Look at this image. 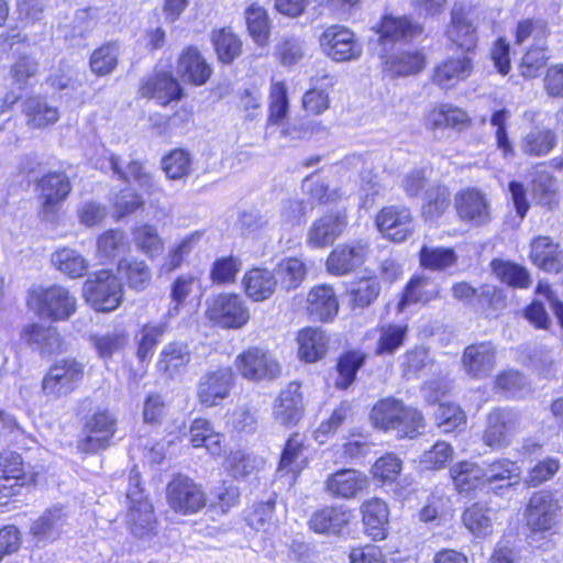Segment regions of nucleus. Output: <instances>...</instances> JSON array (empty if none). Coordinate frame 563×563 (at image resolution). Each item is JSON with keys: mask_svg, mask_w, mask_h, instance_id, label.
Listing matches in <instances>:
<instances>
[{"mask_svg": "<svg viewBox=\"0 0 563 563\" xmlns=\"http://www.w3.org/2000/svg\"><path fill=\"white\" fill-rule=\"evenodd\" d=\"M373 424L384 431H395L399 438H413L423 428V417L402 400L385 398L371 411Z\"/></svg>", "mask_w": 563, "mask_h": 563, "instance_id": "obj_1", "label": "nucleus"}, {"mask_svg": "<svg viewBox=\"0 0 563 563\" xmlns=\"http://www.w3.org/2000/svg\"><path fill=\"white\" fill-rule=\"evenodd\" d=\"M27 305L40 317L53 321L69 319L76 311V298L59 285L37 287L30 291Z\"/></svg>", "mask_w": 563, "mask_h": 563, "instance_id": "obj_2", "label": "nucleus"}, {"mask_svg": "<svg viewBox=\"0 0 563 563\" xmlns=\"http://www.w3.org/2000/svg\"><path fill=\"white\" fill-rule=\"evenodd\" d=\"M84 297L97 311L109 312L117 309L123 298L120 279L111 272L101 269L84 284Z\"/></svg>", "mask_w": 563, "mask_h": 563, "instance_id": "obj_3", "label": "nucleus"}, {"mask_svg": "<svg viewBox=\"0 0 563 563\" xmlns=\"http://www.w3.org/2000/svg\"><path fill=\"white\" fill-rule=\"evenodd\" d=\"M36 191L40 200V219L49 223L55 222L59 206L71 191L68 176L63 172H49L36 181Z\"/></svg>", "mask_w": 563, "mask_h": 563, "instance_id": "obj_4", "label": "nucleus"}, {"mask_svg": "<svg viewBox=\"0 0 563 563\" xmlns=\"http://www.w3.org/2000/svg\"><path fill=\"white\" fill-rule=\"evenodd\" d=\"M522 416L510 407H496L486 417L483 433L485 445L500 450L510 445L512 438L520 430Z\"/></svg>", "mask_w": 563, "mask_h": 563, "instance_id": "obj_5", "label": "nucleus"}, {"mask_svg": "<svg viewBox=\"0 0 563 563\" xmlns=\"http://www.w3.org/2000/svg\"><path fill=\"white\" fill-rule=\"evenodd\" d=\"M126 498L129 500L126 521L131 532L139 538L148 536L155 527L156 519L153 506L144 497L143 489L140 487V474L135 470L130 474Z\"/></svg>", "mask_w": 563, "mask_h": 563, "instance_id": "obj_6", "label": "nucleus"}, {"mask_svg": "<svg viewBox=\"0 0 563 563\" xmlns=\"http://www.w3.org/2000/svg\"><path fill=\"white\" fill-rule=\"evenodd\" d=\"M207 303V319L223 329H242L250 320L249 308L239 295L220 294Z\"/></svg>", "mask_w": 563, "mask_h": 563, "instance_id": "obj_7", "label": "nucleus"}, {"mask_svg": "<svg viewBox=\"0 0 563 563\" xmlns=\"http://www.w3.org/2000/svg\"><path fill=\"white\" fill-rule=\"evenodd\" d=\"M84 377V364L75 358H64L52 365L42 380V391L48 397L70 394Z\"/></svg>", "mask_w": 563, "mask_h": 563, "instance_id": "obj_8", "label": "nucleus"}, {"mask_svg": "<svg viewBox=\"0 0 563 563\" xmlns=\"http://www.w3.org/2000/svg\"><path fill=\"white\" fill-rule=\"evenodd\" d=\"M238 372L249 380H272L282 373V366L274 355L261 347H249L235 358Z\"/></svg>", "mask_w": 563, "mask_h": 563, "instance_id": "obj_9", "label": "nucleus"}, {"mask_svg": "<svg viewBox=\"0 0 563 563\" xmlns=\"http://www.w3.org/2000/svg\"><path fill=\"white\" fill-rule=\"evenodd\" d=\"M322 52L334 62L356 60L361 57L363 47L355 34L343 25L327 27L319 38Z\"/></svg>", "mask_w": 563, "mask_h": 563, "instance_id": "obj_10", "label": "nucleus"}, {"mask_svg": "<svg viewBox=\"0 0 563 563\" xmlns=\"http://www.w3.org/2000/svg\"><path fill=\"white\" fill-rule=\"evenodd\" d=\"M449 41L464 54L471 55L477 46V29L474 23V8L470 3H454L451 21L446 29Z\"/></svg>", "mask_w": 563, "mask_h": 563, "instance_id": "obj_11", "label": "nucleus"}, {"mask_svg": "<svg viewBox=\"0 0 563 563\" xmlns=\"http://www.w3.org/2000/svg\"><path fill=\"white\" fill-rule=\"evenodd\" d=\"M84 430L87 435L78 443L81 452L104 450L117 431V417L107 409L97 410L87 419Z\"/></svg>", "mask_w": 563, "mask_h": 563, "instance_id": "obj_12", "label": "nucleus"}, {"mask_svg": "<svg viewBox=\"0 0 563 563\" xmlns=\"http://www.w3.org/2000/svg\"><path fill=\"white\" fill-rule=\"evenodd\" d=\"M168 505L183 515L195 514L206 505L203 492L194 481L185 476H176L167 486Z\"/></svg>", "mask_w": 563, "mask_h": 563, "instance_id": "obj_13", "label": "nucleus"}, {"mask_svg": "<svg viewBox=\"0 0 563 563\" xmlns=\"http://www.w3.org/2000/svg\"><path fill=\"white\" fill-rule=\"evenodd\" d=\"M455 209L459 218L475 227L490 221V203L486 194L477 188H466L455 196Z\"/></svg>", "mask_w": 563, "mask_h": 563, "instance_id": "obj_14", "label": "nucleus"}, {"mask_svg": "<svg viewBox=\"0 0 563 563\" xmlns=\"http://www.w3.org/2000/svg\"><path fill=\"white\" fill-rule=\"evenodd\" d=\"M233 386L231 367H219L203 374L198 383L197 397L200 404L212 407L227 398Z\"/></svg>", "mask_w": 563, "mask_h": 563, "instance_id": "obj_15", "label": "nucleus"}, {"mask_svg": "<svg viewBox=\"0 0 563 563\" xmlns=\"http://www.w3.org/2000/svg\"><path fill=\"white\" fill-rule=\"evenodd\" d=\"M376 224L383 235L394 242H402L413 233L415 223L409 209L398 206L383 208Z\"/></svg>", "mask_w": 563, "mask_h": 563, "instance_id": "obj_16", "label": "nucleus"}, {"mask_svg": "<svg viewBox=\"0 0 563 563\" xmlns=\"http://www.w3.org/2000/svg\"><path fill=\"white\" fill-rule=\"evenodd\" d=\"M560 509L558 499L551 494L538 492L529 500L526 510L527 525L533 531L550 530L555 525Z\"/></svg>", "mask_w": 563, "mask_h": 563, "instance_id": "obj_17", "label": "nucleus"}, {"mask_svg": "<svg viewBox=\"0 0 563 563\" xmlns=\"http://www.w3.org/2000/svg\"><path fill=\"white\" fill-rule=\"evenodd\" d=\"M273 416L275 421L284 427H294L301 420L303 398L299 383L291 382L279 393L274 402Z\"/></svg>", "mask_w": 563, "mask_h": 563, "instance_id": "obj_18", "label": "nucleus"}, {"mask_svg": "<svg viewBox=\"0 0 563 563\" xmlns=\"http://www.w3.org/2000/svg\"><path fill=\"white\" fill-rule=\"evenodd\" d=\"M465 373L482 379L490 375L496 366V347L492 342H481L465 347L462 356Z\"/></svg>", "mask_w": 563, "mask_h": 563, "instance_id": "obj_19", "label": "nucleus"}, {"mask_svg": "<svg viewBox=\"0 0 563 563\" xmlns=\"http://www.w3.org/2000/svg\"><path fill=\"white\" fill-rule=\"evenodd\" d=\"M345 212H330L314 220L307 234V243L313 247L331 245L346 227Z\"/></svg>", "mask_w": 563, "mask_h": 563, "instance_id": "obj_20", "label": "nucleus"}, {"mask_svg": "<svg viewBox=\"0 0 563 563\" xmlns=\"http://www.w3.org/2000/svg\"><path fill=\"white\" fill-rule=\"evenodd\" d=\"M367 252V245L360 241L340 244L327 260L328 272L338 276L349 274L364 263Z\"/></svg>", "mask_w": 563, "mask_h": 563, "instance_id": "obj_21", "label": "nucleus"}, {"mask_svg": "<svg viewBox=\"0 0 563 563\" xmlns=\"http://www.w3.org/2000/svg\"><path fill=\"white\" fill-rule=\"evenodd\" d=\"M367 485V477L353 468L340 470L329 475L324 482L325 492L330 496L341 499L356 497Z\"/></svg>", "mask_w": 563, "mask_h": 563, "instance_id": "obj_22", "label": "nucleus"}, {"mask_svg": "<svg viewBox=\"0 0 563 563\" xmlns=\"http://www.w3.org/2000/svg\"><path fill=\"white\" fill-rule=\"evenodd\" d=\"M530 260L540 269L558 274L563 268V250L558 242L545 235L530 242Z\"/></svg>", "mask_w": 563, "mask_h": 563, "instance_id": "obj_23", "label": "nucleus"}, {"mask_svg": "<svg viewBox=\"0 0 563 563\" xmlns=\"http://www.w3.org/2000/svg\"><path fill=\"white\" fill-rule=\"evenodd\" d=\"M24 473L20 454L10 452L0 460V505H5L11 496L18 495L24 486Z\"/></svg>", "mask_w": 563, "mask_h": 563, "instance_id": "obj_24", "label": "nucleus"}, {"mask_svg": "<svg viewBox=\"0 0 563 563\" xmlns=\"http://www.w3.org/2000/svg\"><path fill=\"white\" fill-rule=\"evenodd\" d=\"M473 68V59L468 54L463 53L456 57H448L434 68L433 81L442 89H450L457 82L467 79Z\"/></svg>", "mask_w": 563, "mask_h": 563, "instance_id": "obj_25", "label": "nucleus"}, {"mask_svg": "<svg viewBox=\"0 0 563 563\" xmlns=\"http://www.w3.org/2000/svg\"><path fill=\"white\" fill-rule=\"evenodd\" d=\"M520 467L509 459H497L484 466V483L498 495L518 484Z\"/></svg>", "mask_w": 563, "mask_h": 563, "instance_id": "obj_26", "label": "nucleus"}, {"mask_svg": "<svg viewBox=\"0 0 563 563\" xmlns=\"http://www.w3.org/2000/svg\"><path fill=\"white\" fill-rule=\"evenodd\" d=\"M376 32L379 34L382 44L399 41L408 42L422 33V26L407 16L386 14L383 16Z\"/></svg>", "mask_w": 563, "mask_h": 563, "instance_id": "obj_27", "label": "nucleus"}, {"mask_svg": "<svg viewBox=\"0 0 563 563\" xmlns=\"http://www.w3.org/2000/svg\"><path fill=\"white\" fill-rule=\"evenodd\" d=\"M183 89L172 74L158 71L150 76L141 86V95L147 98L157 99V101L166 106L173 100L181 97Z\"/></svg>", "mask_w": 563, "mask_h": 563, "instance_id": "obj_28", "label": "nucleus"}, {"mask_svg": "<svg viewBox=\"0 0 563 563\" xmlns=\"http://www.w3.org/2000/svg\"><path fill=\"white\" fill-rule=\"evenodd\" d=\"M350 519V511L342 506L324 507L311 515L309 527L317 533L340 536L347 527Z\"/></svg>", "mask_w": 563, "mask_h": 563, "instance_id": "obj_29", "label": "nucleus"}, {"mask_svg": "<svg viewBox=\"0 0 563 563\" xmlns=\"http://www.w3.org/2000/svg\"><path fill=\"white\" fill-rule=\"evenodd\" d=\"M211 73V67L197 48L189 46L183 51L177 63V74L184 81L201 86L207 82Z\"/></svg>", "mask_w": 563, "mask_h": 563, "instance_id": "obj_30", "label": "nucleus"}, {"mask_svg": "<svg viewBox=\"0 0 563 563\" xmlns=\"http://www.w3.org/2000/svg\"><path fill=\"white\" fill-rule=\"evenodd\" d=\"M66 519L67 515L63 508H48L38 518L32 521L30 533L37 543L54 541L60 534Z\"/></svg>", "mask_w": 563, "mask_h": 563, "instance_id": "obj_31", "label": "nucleus"}, {"mask_svg": "<svg viewBox=\"0 0 563 563\" xmlns=\"http://www.w3.org/2000/svg\"><path fill=\"white\" fill-rule=\"evenodd\" d=\"M307 311L318 321H330L339 311V302L334 290L329 286L312 288L307 296Z\"/></svg>", "mask_w": 563, "mask_h": 563, "instance_id": "obj_32", "label": "nucleus"}, {"mask_svg": "<svg viewBox=\"0 0 563 563\" xmlns=\"http://www.w3.org/2000/svg\"><path fill=\"white\" fill-rule=\"evenodd\" d=\"M453 486L460 494H470L485 486L484 466L472 462L461 461L450 467Z\"/></svg>", "mask_w": 563, "mask_h": 563, "instance_id": "obj_33", "label": "nucleus"}, {"mask_svg": "<svg viewBox=\"0 0 563 563\" xmlns=\"http://www.w3.org/2000/svg\"><path fill=\"white\" fill-rule=\"evenodd\" d=\"M23 338L29 346L42 355H52L62 350V339L56 328L37 323L23 330Z\"/></svg>", "mask_w": 563, "mask_h": 563, "instance_id": "obj_34", "label": "nucleus"}, {"mask_svg": "<svg viewBox=\"0 0 563 563\" xmlns=\"http://www.w3.org/2000/svg\"><path fill=\"white\" fill-rule=\"evenodd\" d=\"M365 532L374 540H383L387 534L388 507L379 498H372L362 505Z\"/></svg>", "mask_w": 563, "mask_h": 563, "instance_id": "obj_35", "label": "nucleus"}, {"mask_svg": "<svg viewBox=\"0 0 563 563\" xmlns=\"http://www.w3.org/2000/svg\"><path fill=\"white\" fill-rule=\"evenodd\" d=\"M245 294L254 301L269 298L276 290L277 277L266 268H252L242 279Z\"/></svg>", "mask_w": 563, "mask_h": 563, "instance_id": "obj_36", "label": "nucleus"}, {"mask_svg": "<svg viewBox=\"0 0 563 563\" xmlns=\"http://www.w3.org/2000/svg\"><path fill=\"white\" fill-rule=\"evenodd\" d=\"M298 355L308 363L321 360L328 350V336L319 328L308 327L298 333Z\"/></svg>", "mask_w": 563, "mask_h": 563, "instance_id": "obj_37", "label": "nucleus"}, {"mask_svg": "<svg viewBox=\"0 0 563 563\" xmlns=\"http://www.w3.org/2000/svg\"><path fill=\"white\" fill-rule=\"evenodd\" d=\"M191 361V353L187 343L174 341L166 344L159 353L157 367L168 376L184 371Z\"/></svg>", "mask_w": 563, "mask_h": 563, "instance_id": "obj_38", "label": "nucleus"}, {"mask_svg": "<svg viewBox=\"0 0 563 563\" xmlns=\"http://www.w3.org/2000/svg\"><path fill=\"white\" fill-rule=\"evenodd\" d=\"M23 112L26 115L27 124L35 129L53 124L59 118L58 109L42 97L27 98L23 104Z\"/></svg>", "mask_w": 563, "mask_h": 563, "instance_id": "obj_39", "label": "nucleus"}, {"mask_svg": "<svg viewBox=\"0 0 563 563\" xmlns=\"http://www.w3.org/2000/svg\"><path fill=\"white\" fill-rule=\"evenodd\" d=\"M132 239L136 250L150 260L159 257L164 252V241L154 225L147 223L136 225L132 230Z\"/></svg>", "mask_w": 563, "mask_h": 563, "instance_id": "obj_40", "label": "nucleus"}, {"mask_svg": "<svg viewBox=\"0 0 563 563\" xmlns=\"http://www.w3.org/2000/svg\"><path fill=\"white\" fill-rule=\"evenodd\" d=\"M52 264L70 278H79L88 269V261L75 249L62 247L52 253Z\"/></svg>", "mask_w": 563, "mask_h": 563, "instance_id": "obj_41", "label": "nucleus"}, {"mask_svg": "<svg viewBox=\"0 0 563 563\" xmlns=\"http://www.w3.org/2000/svg\"><path fill=\"white\" fill-rule=\"evenodd\" d=\"M556 145V135L551 129L531 130L521 141V151L529 156L548 155Z\"/></svg>", "mask_w": 563, "mask_h": 563, "instance_id": "obj_42", "label": "nucleus"}, {"mask_svg": "<svg viewBox=\"0 0 563 563\" xmlns=\"http://www.w3.org/2000/svg\"><path fill=\"white\" fill-rule=\"evenodd\" d=\"M464 526L471 533L485 538L493 532L492 510L484 505L473 504L462 515Z\"/></svg>", "mask_w": 563, "mask_h": 563, "instance_id": "obj_43", "label": "nucleus"}, {"mask_svg": "<svg viewBox=\"0 0 563 563\" xmlns=\"http://www.w3.org/2000/svg\"><path fill=\"white\" fill-rule=\"evenodd\" d=\"M211 41L219 59L224 64L232 63L242 53V42L230 27L214 30Z\"/></svg>", "mask_w": 563, "mask_h": 563, "instance_id": "obj_44", "label": "nucleus"}, {"mask_svg": "<svg viewBox=\"0 0 563 563\" xmlns=\"http://www.w3.org/2000/svg\"><path fill=\"white\" fill-rule=\"evenodd\" d=\"M118 273L125 279L128 286L135 290L145 289L152 279L148 265L139 260H121L118 264Z\"/></svg>", "mask_w": 563, "mask_h": 563, "instance_id": "obj_45", "label": "nucleus"}, {"mask_svg": "<svg viewBox=\"0 0 563 563\" xmlns=\"http://www.w3.org/2000/svg\"><path fill=\"white\" fill-rule=\"evenodd\" d=\"M202 235V231H194L181 239L179 243L170 246L162 264V272L170 273L179 268L184 262V258L189 255L198 245Z\"/></svg>", "mask_w": 563, "mask_h": 563, "instance_id": "obj_46", "label": "nucleus"}, {"mask_svg": "<svg viewBox=\"0 0 563 563\" xmlns=\"http://www.w3.org/2000/svg\"><path fill=\"white\" fill-rule=\"evenodd\" d=\"M439 294L437 285L430 282L426 277H415L412 278L402 295L401 300L399 301V309L402 310L405 307L417 303V302H428L432 298H435Z\"/></svg>", "mask_w": 563, "mask_h": 563, "instance_id": "obj_47", "label": "nucleus"}, {"mask_svg": "<svg viewBox=\"0 0 563 563\" xmlns=\"http://www.w3.org/2000/svg\"><path fill=\"white\" fill-rule=\"evenodd\" d=\"M386 64L393 76H409L420 73L426 66V59L419 52H401L391 56Z\"/></svg>", "mask_w": 563, "mask_h": 563, "instance_id": "obj_48", "label": "nucleus"}, {"mask_svg": "<svg viewBox=\"0 0 563 563\" xmlns=\"http://www.w3.org/2000/svg\"><path fill=\"white\" fill-rule=\"evenodd\" d=\"M110 167L123 181H130V179L133 178L141 187L148 190L155 189L153 176L145 170L144 166L140 162H130L126 169H123L120 164V158L112 155L110 157Z\"/></svg>", "mask_w": 563, "mask_h": 563, "instance_id": "obj_49", "label": "nucleus"}, {"mask_svg": "<svg viewBox=\"0 0 563 563\" xmlns=\"http://www.w3.org/2000/svg\"><path fill=\"white\" fill-rule=\"evenodd\" d=\"M118 58L119 45L114 42L106 43L92 52L89 59L90 69L98 76H107L115 69Z\"/></svg>", "mask_w": 563, "mask_h": 563, "instance_id": "obj_50", "label": "nucleus"}, {"mask_svg": "<svg viewBox=\"0 0 563 563\" xmlns=\"http://www.w3.org/2000/svg\"><path fill=\"white\" fill-rule=\"evenodd\" d=\"M302 439L298 433L291 434L283 450L277 472L279 474L292 473L294 477H296V475L302 470V465L299 460L302 455Z\"/></svg>", "mask_w": 563, "mask_h": 563, "instance_id": "obj_51", "label": "nucleus"}, {"mask_svg": "<svg viewBox=\"0 0 563 563\" xmlns=\"http://www.w3.org/2000/svg\"><path fill=\"white\" fill-rule=\"evenodd\" d=\"M306 265L296 257L284 260L277 267V276L280 280V286L287 291L299 287L306 278Z\"/></svg>", "mask_w": 563, "mask_h": 563, "instance_id": "obj_52", "label": "nucleus"}, {"mask_svg": "<svg viewBox=\"0 0 563 563\" xmlns=\"http://www.w3.org/2000/svg\"><path fill=\"white\" fill-rule=\"evenodd\" d=\"M245 21L252 38L260 45H265L269 34L268 15L264 8L252 4L245 10Z\"/></svg>", "mask_w": 563, "mask_h": 563, "instance_id": "obj_53", "label": "nucleus"}, {"mask_svg": "<svg viewBox=\"0 0 563 563\" xmlns=\"http://www.w3.org/2000/svg\"><path fill=\"white\" fill-rule=\"evenodd\" d=\"M548 59L549 55L545 43H533L521 58L520 74L527 79L538 77Z\"/></svg>", "mask_w": 563, "mask_h": 563, "instance_id": "obj_54", "label": "nucleus"}, {"mask_svg": "<svg viewBox=\"0 0 563 563\" xmlns=\"http://www.w3.org/2000/svg\"><path fill=\"white\" fill-rule=\"evenodd\" d=\"M421 266L431 271H443L456 263L453 249L429 247L423 245L419 253Z\"/></svg>", "mask_w": 563, "mask_h": 563, "instance_id": "obj_55", "label": "nucleus"}, {"mask_svg": "<svg viewBox=\"0 0 563 563\" xmlns=\"http://www.w3.org/2000/svg\"><path fill=\"white\" fill-rule=\"evenodd\" d=\"M162 168L167 178L172 180L186 178L191 170V156L185 150H174L164 156L162 161Z\"/></svg>", "mask_w": 563, "mask_h": 563, "instance_id": "obj_56", "label": "nucleus"}, {"mask_svg": "<svg viewBox=\"0 0 563 563\" xmlns=\"http://www.w3.org/2000/svg\"><path fill=\"white\" fill-rule=\"evenodd\" d=\"M167 330L166 322L145 324L140 333L137 357L141 362L152 357L154 349L161 342Z\"/></svg>", "mask_w": 563, "mask_h": 563, "instance_id": "obj_57", "label": "nucleus"}, {"mask_svg": "<svg viewBox=\"0 0 563 563\" xmlns=\"http://www.w3.org/2000/svg\"><path fill=\"white\" fill-rule=\"evenodd\" d=\"M495 275L504 283L519 288L528 287L530 283L529 273L518 264L494 260L492 263Z\"/></svg>", "mask_w": 563, "mask_h": 563, "instance_id": "obj_58", "label": "nucleus"}, {"mask_svg": "<svg viewBox=\"0 0 563 563\" xmlns=\"http://www.w3.org/2000/svg\"><path fill=\"white\" fill-rule=\"evenodd\" d=\"M407 332V325H382L379 329V340L376 349V354H393L397 349H399L404 344Z\"/></svg>", "mask_w": 563, "mask_h": 563, "instance_id": "obj_59", "label": "nucleus"}, {"mask_svg": "<svg viewBox=\"0 0 563 563\" xmlns=\"http://www.w3.org/2000/svg\"><path fill=\"white\" fill-rule=\"evenodd\" d=\"M129 247L125 233L111 229L102 233L97 240V250L101 257L112 258L124 253Z\"/></svg>", "mask_w": 563, "mask_h": 563, "instance_id": "obj_60", "label": "nucleus"}, {"mask_svg": "<svg viewBox=\"0 0 563 563\" xmlns=\"http://www.w3.org/2000/svg\"><path fill=\"white\" fill-rule=\"evenodd\" d=\"M353 417V406L349 401H342L331 413V416L322 421L316 430V439L323 442L321 438L334 434L340 427Z\"/></svg>", "mask_w": 563, "mask_h": 563, "instance_id": "obj_61", "label": "nucleus"}, {"mask_svg": "<svg viewBox=\"0 0 563 563\" xmlns=\"http://www.w3.org/2000/svg\"><path fill=\"white\" fill-rule=\"evenodd\" d=\"M364 363V355L357 352L344 354L338 363L339 377L335 386L340 389L349 388L355 379L356 373Z\"/></svg>", "mask_w": 563, "mask_h": 563, "instance_id": "obj_62", "label": "nucleus"}, {"mask_svg": "<svg viewBox=\"0 0 563 563\" xmlns=\"http://www.w3.org/2000/svg\"><path fill=\"white\" fill-rule=\"evenodd\" d=\"M556 180L547 172H539L532 180V191L539 205L552 208L556 196Z\"/></svg>", "mask_w": 563, "mask_h": 563, "instance_id": "obj_63", "label": "nucleus"}, {"mask_svg": "<svg viewBox=\"0 0 563 563\" xmlns=\"http://www.w3.org/2000/svg\"><path fill=\"white\" fill-rule=\"evenodd\" d=\"M434 416L438 427L446 433L466 423L463 410L453 404H441L435 410Z\"/></svg>", "mask_w": 563, "mask_h": 563, "instance_id": "obj_64", "label": "nucleus"}]
</instances>
